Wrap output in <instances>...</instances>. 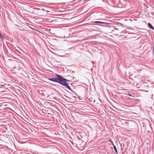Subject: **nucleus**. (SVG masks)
Instances as JSON below:
<instances>
[{"label":"nucleus","mask_w":154,"mask_h":154,"mask_svg":"<svg viewBox=\"0 0 154 154\" xmlns=\"http://www.w3.org/2000/svg\"><path fill=\"white\" fill-rule=\"evenodd\" d=\"M113 148H114V149L116 153L117 154H118L117 149V148H116V146L114 145H113Z\"/></svg>","instance_id":"obj_5"},{"label":"nucleus","mask_w":154,"mask_h":154,"mask_svg":"<svg viewBox=\"0 0 154 154\" xmlns=\"http://www.w3.org/2000/svg\"><path fill=\"white\" fill-rule=\"evenodd\" d=\"M124 144H123V147H124Z\"/></svg>","instance_id":"obj_10"},{"label":"nucleus","mask_w":154,"mask_h":154,"mask_svg":"<svg viewBox=\"0 0 154 154\" xmlns=\"http://www.w3.org/2000/svg\"><path fill=\"white\" fill-rule=\"evenodd\" d=\"M153 53H154V46L153 47Z\"/></svg>","instance_id":"obj_9"},{"label":"nucleus","mask_w":154,"mask_h":154,"mask_svg":"<svg viewBox=\"0 0 154 154\" xmlns=\"http://www.w3.org/2000/svg\"><path fill=\"white\" fill-rule=\"evenodd\" d=\"M0 37L1 38H3V36L2 35V34L0 33Z\"/></svg>","instance_id":"obj_7"},{"label":"nucleus","mask_w":154,"mask_h":154,"mask_svg":"<svg viewBox=\"0 0 154 154\" xmlns=\"http://www.w3.org/2000/svg\"><path fill=\"white\" fill-rule=\"evenodd\" d=\"M56 76L57 77V78H51L49 79V80L51 81L56 82L60 84V75H59L58 74H56Z\"/></svg>","instance_id":"obj_2"},{"label":"nucleus","mask_w":154,"mask_h":154,"mask_svg":"<svg viewBox=\"0 0 154 154\" xmlns=\"http://www.w3.org/2000/svg\"><path fill=\"white\" fill-rule=\"evenodd\" d=\"M109 141H110V142L112 144V145L113 146V145H114L113 142L111 140H110Z\"/></svg>","instance_id":"obj_6"},{"label":"nucleus","mask_w":154,"mask_h":154,"mask_svg":"<svg viewBox=\"0 0 154 154\" xmlns=\"http://www.w3.org/2000/svg\"><path fill=\"white\" fill-rule=\"evenodd\" d=\"M148 25L150 28L154 30V27L150 23H148Z\"/></svg>","instance_id":"obj_4"},{"label":"nucleus","mask_w":154,"mask_h":154,"mask_svg":"<svg viewBox=\"0 0 154 154\" xmlns=\"http://www.w3.org/2000/svg\"><path fill=\"white\" fill-rule=\"evenodd\" d=\"M69 80L62 77L60 76V84L66 87L67 88L71 91H72L71 88L69 86L67 82H69Z\"/></svg>","instance_id":"obj_1"},{"label":"nucleus","mask_w":154,"mask_h":154,"mask_svg":"<svg viewBox=\"0 0 154 154\" xmlns=\"http://www.w3.org/2000/svg\"><path fill=\"white\" fill-rule=\"evenodd\" d=\"M92 22L94 23H100V24H104L105 23L101 21H93Z\"/></svg>","instance_id":"obj_3"},{"label":"nucleus","mask_w":154,"mask_h":154,"mask_svg":"<svg viewBox=\"0 0 154 154\" xmlns=\"http://www.w3.org/2000/svg\"><path fill=\"white\" fill-rule=\"evenodd\" d=\"M128 95L130 96H131V97L132 96V95L131 94H128Z\"/></svg>","instance_id":"obj_8"}]
</instances>
